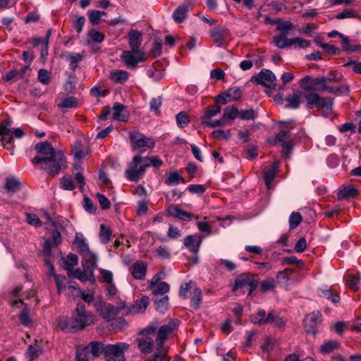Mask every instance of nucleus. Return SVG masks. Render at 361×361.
Returning <instances> with one entry per match:
<instances>
[{"label": "nucleus", "instance_id": "nucleus-42", "mask_svg": "<svg viewBox=\"0 0 361 361\" xmlns=\"http://www.w3.org/2000/svg\"><path fill=\"white\" fill-rule=\"evenodd\" d=\"M177 126L180 128L186 127L190 121V117L185 111H181L176 116Z\"/></svg>", "mask_w": 361, "mask_h": 361}, {"label": "nucleus", "instance_id": "nucleus-27", "mask_svg": "<svg viewBox=\"0 0 361 361\" xmlns=\"http://www.w3.org/2000/svg\"><path fill=\"white\" fill-rule=\"evenodd\" d=\"M113 118L114 120L126 122L128 116L124 111V106L120 103H115L112 108Z\"/></svg>", "mask_w": 361, "mask_h": 361}, {"label": "nucleus", "instance_id": "nucleus-49", "mask_svg": "<svg viewBox=\"0 0 361 361\" xmlns=\"http://www.w3.org/2000/svg\"><path fill=\"white\" fill-rule=\"evenodd\" d=\"M266 312L264 310H259L258 312L252 315L251 322L255 324H265Z\"/></svg>", "mask_w": 361, "mask_h": 361}, {"label": "nucleus", "instance_id": "nucleus-21", "mask_svg": "<svg viewBox=\"0 0 361 361\" xmlns=\"http://www.w3.org/2000/svg\"><path fill=\"white\" fill-rule=\"evenodd\" d=\"M147 269V264L138 260L130 267V273L135 279L143 281L145 279Z\"/></svg>", "mask_w": 361, "mask_h": 361}, {"label": "nucleus", "instance_id": "nucleus-15", "mask_svg": "<svg viewBox=\"0 0 361 361\" xmlns=\"http://www.w3.org/2000/svg\"><path fill=\"white\" fill-rule=\"evenodd\" d=\"M322 320V314L319 311H314L307 314L304 319V326L306 331L315 334L317 328Z\"/></svg>", "mask_w": 361, "mask_h": 361}, {"label": "nucleus", "instance_id": "nucleus-5", "mask_svg": "<svg viewBox=\"0 0 361 361\" xmlns=\"http://www.w3.org/2000/svg\"><path fill=\"white\" fill-rule=\"evenodd\" d=\"M129 347L130 345L124 342L106 345L104 354L105 361H126L125 352Z\"/></svg>", "mask_w": 361, "mask_h": 361}, {"label": "nucleus", "instance_id": "nucleus-30", "mask_svg": "<svg viewBox=\"0 0 361 361\" xmlns=\"http://www.w3.org/2000/svg\"><path fill=\"white\" fill-rule=\"evenodd\" d=\"M165 184L167 185H177L180 183H185V180L181 173L176 171L170 172L167 178L164 180Z\"/></svg>", "mask_w": 361, "mask_h": 361}, {"label": "nucleus", "instance_id": "nucleus-2", "mask_svg": "<svg viewBox=\"0 0 361 361\" xmlns=\"http://www.w3.org/2000/svg\"><path fill=\"white\" fill-rule=\"evenodd\" d=\"M162 163V161L157 157H143L141 155H136L126 170V176L129 180L137 182L145 173L147 167L152 166L159 168Z\"/></svg>", "mask_w": 361, "mask_h": 361}, {"label": "nucleus", "instance_id": "nucleus-23", "mask_svg": "<svg viewBox=\"0 0 361 361\" xmlns=\"http://www.w3.org/2000/svg\"><path fill=\"white\" fill-rule=\"evenodd\" d=\"M149 305V298L146 296H143L141 298V299L135 303L134 305H131L130 307H127L126 309V312H124V314H137L140 312H143L147 307Z\"/></svg>", "mask_w": 361, "mask_h": 361}, {"label": "nucleus", "instance_id": "nucleus-8", "mask_svg": "<svg viewBox=\"0 0 361 361\" xmlns=\"http://www.w3.org/2000/svg\"><path fill=\"white\" fill-rule=\"evenodd\" d=\"M145 53L142 50H126L121 55V60L130 69L137 68L138 63L145 61Z\"/></svg>", "mask_w": 361, "mask_h": 361}, {"label": "nucleus", "instance_id": "nucleus-43", "mask_svg": "<svg viewBox=\"0 0 361 361\" xmlns=\"http://www.w3.org/2000/svg\"><path fill=\"white\" fill-rule=\"evenodd\" d=\"M42 353V348L37 345H30L25 353L26 357L32 361V360L37 357Z\"/></svg>", "mask_w": 361, "mask_h": 361}, {"label": "nucleus", "instance_id": "nucleus-11", "mask_svg": "<svg viewBox=\"0 0 361 361\" xmlns=\"http://www.w3.org/2000/svg\"><path fill=\"white\" fill-rule=\"evenodd\" d=\"M276 80L274 74L267 69H262L258 75L252 78V80L269 89L276 87Z\"/></svg>", "mask_w": 361, "mask_h": 361}, {"label": "nucleus", "instance_id": "nucleus-59", "mask_svg": "<svg viewBox=\"0 0 361 361\" xmlns=\"http://www.w3.org/2000/svg\"><path fill=\"white\" fill-rule=\"evenodd\" d=\"M51 74L45 69H40L38 71L37 79L43 85H48L50 82Z\"/></svg>", "mask_w": 361, "mask_h": 361}, {"label": "nucleus", "instance_id": "nucleus-20", "mask_svg": "<svg viewBox=\"0 0 361 361\" xmlns=\"http://www.w3.org/2000/svg\"><path fill=\"white\" fill-rule=\"evenodd\" d=\"M167 212L170 216L185 221H190L195 217L192 214L182 210L178 205L175 204L169 206ZM195 218L197 219L198 216H197Z\"/></svg>", "mask_w": 361, "mask_h": 361}, {"label": "nucleus", "instance_id": "nucleus-61", "mask_svg": "<svg viewBox=\"0 0 361 361\" xmlns=\"http://www.w3.org/2000/svg\"><path fill=\"white\" fill-rule=\"evenodd\" d=\"M78 105V99L74 97H68L65 98L59 104L61 108H73Z\"/></svg>", "mask_w": 361, "mask_h": 361}, {"label": "nucleus", "instance_id": "nucleus-3", "mask_svg": "<svg viewBox=\"0 0 361 361\" xmlns=\"http://www.w3.org/2000/svg\"><path fill=\"white\" fill-rule=\"evenodd\" d=\"M329 82L324 76L313 78L310 75H307L300 80V86L302 90H317L321 92H327L331 93V92H334L333 87L330 86Z\"/></svg>", "mask_w": 361, "mask_h": 361}, {"label": "nucleus", "instance_id": "nucleus-26", "mask_svg": "<svg viewBox=\"0 0 361 361\" xmlns=\"http://www.w3.org/2000/svg\"><path fill=\"white\" fill-rule=\"evenodd\" d=\"M221 111V107L218 104H214L209 106L201 117V124L204 125L210 121V119L219 114Z\"/></svg>", "mask_w": 361, "mask_h": 361}, {"label": "nucleus", "instance_id": "nucleus-37", "mask_svg": "<svg viewBox=\"0 0 361 361\" xmlns=\"http://www.w3.org/2000/svg\"><path fill=\"white\" fill-rule=\"evenodd\" d=\"M154 305L156 310L161 313H164L169 307L168 296H157L154 299Z\"/></svg>", "mask_w": 361, "mask_h": 361}, {"label": "nucleus", "instance_id": "nucleus-9", "mask_svg": "<svg viewBox=\"0 0 361 361\" xmlns=\"http://www.w3.org/2000/svg\"><path fill=\"white\" fill-rule=\"evenodd\" d=\"M35 149L37 154L32 160L34 164H40L44 160H47V159L51 158L58 152V150H56L52 147L51 144L47 141L37 143L35 145Z\"/></svg>", "mask_w": 361, "mask_h": 361}, {"label": "nucleus", "instance_id": "nucleus-45", "mask_svg": "<svg viewBox=\"0 0 361 361\" xmlns=\"http://www.w3.org/2000/svg\"><path fill=\"white\" fill-rule=\"evenodd\" d=\"M153 253L156 257L162 259H169L171 257V251L169 248L166 246H159L157 247L153 251Z\"/></svg>", "mask_w": 361, "mask_h": 361}, {"label": "nucleus", "instance_id": "nucleus-31", "mask_svg": "<svg viewBox=\"0 0 361 361\" xmlns=\"http://www.w3.org/2000/svg\"><path fill=\"white\" fill-rule=\"evenodd\" d=\"M272 44L279 49H284L293 45L291 39H288L286 35H275L272 38Z\"/></svg>", "mask_w": 361, "mask_h": 361}, {"label": "nucleus", "instance_id": "nucleus-22", "mask_svg": "<svg viewBox=\"0 0 361 361\" xmlns=\"http://www.w3.org/2000/svg\"><path fill=\"white\" fill-rule=\"evenodd\" d=\"M11 121L10 118L6 119L0 124V136L1 142L6 144L13 142V130L9 128Z\"/></svg>", "mask_w": 361, "mask_h": 361}, {"label": "nucleus", "instance_id": "nucleus-47", "mask_svg": "<svg viewBox=\"0 0 361 361\" xmlns=\"http://www.w3.org/2000/svg\"><path fill=\"white\" fill-rule=\"evenodd\" d=\"M257 113L253 109H242L239 111L238 118L242 120H254Z\"/></svg>", "mask_w": 361, "mask_h": 361}, {"label": "nucleus", "instance_id": "nucleus-39", "mask_svg": "<svg viewBox=\"0 0 361 361\" xmlns=\"http://www.w3.org/2000/svg\"><path fill=\"white\" fill-rule=\"evenodd\" d=\"M238 109L234 106H232L225 108L222 116L224 117V119L226 120L227 123H228L230 120H233L236 118H238Z\"/></svg>", "mask_w": 361, "mask_h": 361}, {"label": "nucleus", "instance_id": "nucleus-16", "mask_svg": "<svg viewBox=\"0 0 361 361\" xmlns=\"http://www.w3.org/2000/svg\"><path fill=\"white\" fill-rule=\"evenodd\" d=\"M210 36L218 47H224L227 44V38L229 30L224 27H216L210 30Z\"/></svg>", "mask_w": 361, "mask_h": 361}, {"label": "nucleus", "instance_id": "nucleus-7", "mask_svg": "<svg viewBox=\"0 0 361 361\" xmlns=\"http://www.w3.org/2000/svg\"><path fill=\"white\" fill-rule=\"evenodd\" d=\"M44 164V169L51 176L58 174L66 163V159L62 151L58 150L57 153L51 158L42 162Z\"/></svg>", "mask_w": 361, "mask_h": 361}, {"label": "nucleus", "instance_id": "nucleus-12", "mask_svg": "<svg viewBox=\"0 0 361 361\" xmlns=\"http://www.w3.org/2000/svg\"><path fill=\"white\" fill-rule=\"evenodd\" d=\"M130 140L133 144L134 149L147 147L152 149L154 147V141L152 138L148 137L137 131H132L130 134Z\"/></svg>", "mask_w": 361, "mask_h": 361}, {"label": "nucleus", "instance_id": "nucleus-55", "mask_svg": "<svg viewBox=\"0 0 361 361\" xmlns=\"http://www.w3.org/2000/svg\"><path fill=\"white\" fill-rule=\"evenodd\" d=\"M302 218L299 212L291 213L289 218V226L290 228H295L302 221Z\"/></svg>", "mask_w": 361, "mask_h": 361}, {"label": "nucleus", "instance_id": "nucleus-28", "mask_svg": "<svg viewBox=\"0 0 361 361\" xmlns=\"http://www.w3.org/2000/svg\"><path fill=\"white\" fill-rule=\"evenodd\" d=\"M279 170V162L274 161L270 169L264 172V178L266 185L268 188H271L272 180L275 178Z\"/></svg>", "mask_w": 361, "mask_h": 361}, {"label": "nucleus", "instance_id": "nucleus-38", "mask_svg": "<svg viewBox=\"0 0 361 361\" xmlns=\"http://www.w3.org/2000/svg\"><path fill=\"white\" fill-rule=\"evenodd\" d=\"M20 183L17 178H7L5 181V189L8 192H16L20 189Z\"/></svg>", "mask_w": 361, "mask_h": 361}, {"label": "nucleus", "instance_id": "nucleus-58", "mask_svg": "<svg viewBox=\"0 0 361 361\" xmlns=\"http://www.w3.org/2000/svg\"><path fill=\"white\" fill-rule=\"evenodd\" d=\"M88 18L92 25H98L101 21V11L98 10H92L88 11Z\"/></svg>", "mask_w": 361, "mask_h": 361}, {"label": "nucleus", "instance_id": "nucleus-29", "mask_svg": "<svg viewBox=\"0 0 361 361\" xmlns=\"http://www.w3.org/2000/svg\"><path fill=\"white\" fill-rule=\"evenodd\" d=\"M74 245L76 246L78 252L82 256L83 255L90 252L88 244L85 238L82 235L76 234Z\"/></svg>", "mask_w": 361, "mask_h": 361}, {"label": "nucleus", "instance_id": "nucleus-62", "mask_svg": "<svg viewBox=\"0 0 361 361\" xmlns=\"http://www.w3.org/2000/svg\"><path fill=\"white\" fill-rule=\"evenodd\" d=\"M241 96V91L237 87H231L226 91V97L229 101L236 100Z\"/></svg>", "mask_w": 361, "mask_h": 361}, {"label": "nucleus", "instance_id": "nucleus-53", "mask_svg": "<svg viewBox=\"0 0 361 361\" xmlns=\"http://www.w3.org/2000/svg\"><path fill=\"white\" fill-rule=\"evenodd\" d=\"M88 36L91 40L94 42L101 43L104 40L105 36L104 33L97 30L96 29H92L88 32Z\"/></svg>", "mask_w": 361, "mask_h": 361}, {"label": "nucleus", "instance_id": "nucleus-17", "mask_svg": "<svg viewBox=\"0 0 361 361\" xmlns=\"http://www.w3.org/2000/svg\"><path fill=\"white\" fill-rule=\"evenodd\" d=\"M126 303L124 300H120L117 306L111 304L106 305L102 312L101 315L106 321H111L119 312L124 310L126 312Z\"/></svg>", "mask_w": 361, "mask_h": 361}, {"label": "nucleus", "instance_id": "nucleus-46", "mask_svg": "<svg viewBox=\"0 0 361 361\" xmlns=\"http://www.w3.org/2000/svg\"><path fill=\"white\" fill-rule=\"evenodd\" d=\"M293 28V24L290 21H282L280 20V22H279L276 30L280 32L281 35H286L287 36L290 31Z\"/></svg>", "mask_w": 361, "mask_h": 361}, {"label": "nucleus", "instance_id": "nucleus-19", "mask_svg": "<svg viewBox=\"0 0 361 361\" xmlns=\"http://www.w3.org/2000/svg\"><path fill=\"white\" fill-rule=\"evenodd\" d=\"M82 257V259L81 263L82 269L88 274H93V271L97 267L98 261L97 255L90 251V252L83 255Z\"/></svg>", "mask_w": 361, "mask_h": 361}, {"label": "nucleus", "instance_id": "nucleus-57", "mask_svg": "<svg viewBox=\"0 0 361 361\" xmlns=\"http://www.w3.org/2000/svg\"><path fill=\"white\" fill-rule=\"evenodd\" d=\"M55 283L57 287L58 294H61L63 290L66 288V278L63 275H57L54 279Z\"/></svg>", "mask_w": 361, "mask_h": 361}, {"label": "nucleus", "instance_id": "nucleus-48", "mask_svg": "<svg viewBox=\"0 0 361 361\" xmlns=\"http://www.w3.org/2000/svg\"><path fill=\"white\" fill-rule=\"evenodd\" d=\"M339 343L336 341H329L321 345L320 350L322 353L328 354L337 349Z\"/></svg>", "mask_w": 361, "mask_h": 361}, {"label": "nucleus", "instance_id": "nucleus-34", "mask_svg": "<svg viewBox=\"0 0 361 361\" xmlns=\"http://www.w3.org/2000/svg\"><path fill=\"white\" fill-rule=\"evenodd\" d=\"M190 6V4H183L175 10L173 18L176 23H180L185 19Z\"/></svg>", "mask_w": 361, "mask_h": 361}, {"label": "nucleus", "instance_id": "nucleus-33", "mask_svg": "<svg viewBox=\"0 0 361 361\" xmlns=\"http://www.w3.org/2000/svg\"><path fill=\"white\" fill-rule=\"evenodd\" d=\"M167 353L168 347L157 346V352L147 361H169L170 357Z\"/></svg>", "mask_w": 361, "mask_h": 361}, {"label": "nucleus", "instance_id": "nucleus-24", "mask_svg": "<svg viewBox=\"0 0 361 361\" xmlns=\"http://www.w3.org/2000/svg\"><path fill=\"white\" fill-rule=\"evenodd\" d=\"M303 100V93L302 91L294 92L293 94L288 95L286 98L287 102L286 107L296 109Z\"/></svg>", "mask_w": 361, "mask_h": 361}, {"label": "nucleus", "instance_id": "nucleus-25", "mask_svg": "<svg viewBox=\"0 0 361 361\" xmlns=\"http://www.w3.org/2000/svg\"><path fill=\"white\" fill-rule=\"evenodd\" d=\"M202 240L199 237L188 235L184 240L185 246L192 252L197 253L199 251Z\"/></svg>", "mask_w": 361, "mask_h": 361}, {"label": "nucleus", "instance_id": "nucleus-60", "mask_svg": "<svg viewBox=\"0 0 361 361\" xmlns=\"http://www.w3.org/2000/svg\"><path fill=\"white\" fill-rule=\"evenodd\" d=\"M276 287V283L272 278H269L261 282V290L262 292L272 290Z\"/></svg>", "mask_w": 361, "mask_h": 361}, {"label": "nucleus", "instance_id": "nucleus-13", "mask_svg": "<svg viewBox=\"0 0 361 361\" xmlns=\"http://www.w3.org/2000/svg\"><path fill=\"white\" fill-rule=\"evenodd\" d=\"M157 331L154 326H149L145 329L142 331L147 336L137 339V347L143 353H149L152 351V345L154 343L153 338L149 337V335L154 334Z\"/></svg>", "mask_w": 361, "mask_h": 361}, {"label": "nucleus", "instance_id": "nucleus-51", "mask_svg": "<svg viewBox=\"0 0 361 361\" xmlns=\"http://www.w3.org/2000/svg\"><path fill=\"white\" fill-rule=\"evenodd\" d=\"M322 295L331 300L333 303H338L340 301V296L337 293L333 292L331 289L321 290Z\"/></svg>", "mask_w": 361, "mask_h": 361}, {"label": "nucleus", "instance_id": "nucleus-36", "mask_svg": "<svg viewBox=\"0 0 361 361\" xmlns=\"http://www.w3.org/2000/svg\"><path fill=\"white\" fill-rule=\"evenodd\" d=\"M109 78L115 83H123L129 78V73L126 71L118 70L111 72Z\"/></svg>", "mask_w": 361, "mask_h": 361}, {"label": "nucleus", "instance_id": "nucleus-56", "mask_svg": "<svg viewBox=\"0 0 361 361\" xmlns=\"http://www.w3.org/2000/svg\"><path fill=\"white\" fill-rule=\"evenodd\" d=\"M19 319H20V322L25 326H28L31 324L32 321L29 317V309H28L27 305L23 308L22 312L20 313Z\"/></svg>", "mask_w": 361, "mask_h": 361}, {"label": "nucleus", "instance_id": "nucleus-4", "mask_svg": "<svg viewBox=\"0 0 361 361\" xmlns=\"http://www.w3.org/2000/svg\"><path fill=\"white\" fill-rule=\"evenodd\" d=\"M303 99L306 101V106L309 109L316 107H325L331 109L333 104V99L330 97H323L316 92L317 90H302Z\"/></svg>", "mask_w": 361, "mask_h": 361}, {"label": "nucleus", "instance_id": "nucleus-44", "mask_svg": "<svg viewBox=\"0 0 361 361\" xmlns=\"http://www.w3.org/2000/svg\"><path fill=\"white\" fill-rule=\"evenodd\" d=\"M250 278V275L246 274H241L239 276H238L235 281V284L233 287V290L235 291L238 288H241L245 286H247V284H248Z\"/></svg>", "mask_w": 361, "mask_h": 361}, {"label": "nucleus", "instance_id": "nucleus-50", "mask_svg": "<svg viewBox=\"0 0 361 361\" xmlns=\"http://www.w3.org/2000/svg\"><path fill=\"white\" fill-rule=\"evenodd\" d=\"M69 276L78 279L81 281H86L90 277L93 276L92 274H88L83 269L80 270L79 269H76L73 271V272L69 274Z\"/></svg>", "mask_w": 361, "mask_h": 361}, {"label": "nucleus", "instance_id": "nucleus-52", "mask_svg": "<svg viewBox=\"0 0 361 361\" xmlns=\"http://www.w3.org/2000/svg\"><path fill=\"white\" fill-rule=\"evenodd\" d=\"M99 272L100 274L99 281L102 283H106L107 284L113 283V274L111 271L99 269Z\"/></svg>", "mask_w": 361, "mask_h": 361}, {"label": "nucleus", "instance_id": "nucleus-6", "mask_svg": "<svg viewBox=\"0 0 361 361\" xmlns=\"http://www.w3.org/2000/svg\"><path fill=\"white\" fill-rule=\"evenodd\" d=\"M105 345L100 342H91L87 346L77 350V361H90V359L98 357L102 353L104 354Z\"/></svg>", "mask_w": 361, "mask_h": 361}, {"label": "nucleus", "instance_id": "nucleus-40", "mask_svg": "<svg viewBox=\"0 0 361 361\" xmlns=\"http://www.w3.org/2000/svg\"><path fill=\"white\" fill-rule=\"evenodd\" d=\"M357 194V190L353 186H346L341 189L338 193V199L352 197Z\"/></svg>", "mask_w": 361, "mask_h": 361}, {"label": "nucleus", "instance_id": "nucleus-35", "mask_svg": "<svg viewBox=\"0 0 361 361\" xmlns=\"http://www.w3.org/2000/svg\"><path fill=\"white\" fill-rule=\"evenodd\" d=\"M152 292V294L155 296H165L164 295L169 291V285L164 281H161V283L158 284H155L153 286H151L149 288Z\"/></svg>", "mask_w": 361, "mask_h": 361}, {"label": "nucleus", "instance_id": "nucleus-63", "mask_svg": "<svg viewBox=\"0 0 361 361\" xmlns=\"http://www.w3.org/2000/svg\"><path fill=\"white\" fill-rule=\"evenodd\" d=\"M357 12L354 9H344L341 13L336 15V18L337 19H344V18H356Z\"/></svg>", "mask_w": 361, "mask_h": 361}, {"label": "nucleus", "instance_id": "nucleus-14", "mask_svg": "<svg viewBox=\"0 0 361 361\" xmlns=\"http://www.w3.org/2000/svg\"><path fill=\"white\" fill-rule=\"evenodd\" d=\"M274 144H280L282 147V152L288 157L292 152L293 146L290 142V132L280 130L274 138Z\"/></svg>", "mask_w": 361, "mask_h": 361}, {"label": "nucleus", "instance_id": "nucleus-10", "mask_svg": "<svg viewBox=\"0 0 361 361\" xmlns=\"http://www.w3.org/2000/svg\"><path fill=\"white\" fill-rule=\"evenodd\" d=\"M189 288L191 290L190 306L195 309H197L202 302V291L197 287L195 283L190 281L188 283H182L179 290V295H185V290Z\"/></svg>", "mask_w": 361, "mask_h": 361}, {"label": "nucleus", "instance_id": "nucleus-64", "mask_svg": "<svg viewBox=\"0 0 361 361\" xmlns=\"http://www.w3.org/2000/svg\"><path fill=\"white\" fill-rule=\"evenodd\" d=\"M324 77L330 82H341L343 78V75L341 73L336 71L329 72L328 75Z\"/></svg>", "mask_w": 361, "mask_h": 361}, {"label": "nucleus", "instance_id": "nucleus-18", "mask_svg": "<svg viewBox=\"0 0 361 361\" xmlns=\"http://www.w3.org/2000/svg\"><path fill=\"white\" fill-rule=\"evenodd\" d=\"M176 326V324L173 322H170L159 328L156 338L157 346L165 347L164 342L168 338L169 335L175 330Z\"/></svg>", "mask_w": 361, "mask_h": 361}, {"label": "nucleus", "instance_id": "nucleus-41", "mask_svg": "<svg viewBox=\"0 0 361 361\" xmlns=\"http://www.w3.org/2000/svg\"><path fill=\"white\" fill-rule=\"evenodd\" d=\"M112 232L104 224L100 225L99 240L103 244H106L110 241Z\"/></svg>", "mask_w": 361, "mask_h": 361}, {"label": "nucleus", "instance_id": "nucleus-32", "mask_svg": "<svg viewBox=\"0 0 361 361\" xmlns=\"http://www.w3.org/2000/svg\"><path fill=\"white\" fill-rule=\"evenodd\" d=\"M129 45L131 49L141 50L140 46L142 42V37L140 32L137 30H133L129 32Z\"/></svg>", "mask_w": 361, "mask_h": 361}, {"label": "nucleus", "instance_id": "nucleus-1", "mask_svg": "<svg viewBox=\"0 0 361 361\" xmlns=\"http://www.w3.org/2000/svg\"><path fill=\"white\" fill-rule=\"evenodd\" d=\"M95 316L86 310L83 303H78L73 317L61 316L58 318V326L64 332H75L95 324Z\"/></svg>", "mask_w": 361, "mask_h": 361}, {"label": "nucleus", "instance_id": "nucleus-54", "mask_svg": "<svg viewBox=\"0 0 361 361\" xmlns=\"http://www.w3.org/2000/svg\"><path fill=\"white\" fill-rule=\"evenodd\" d=\"M61 188L64 190H73L75 188L74 181L71 176H63L61 180Z\"/></svg>", "mask_w": 361, "mask_h": 361}]
</instances>
